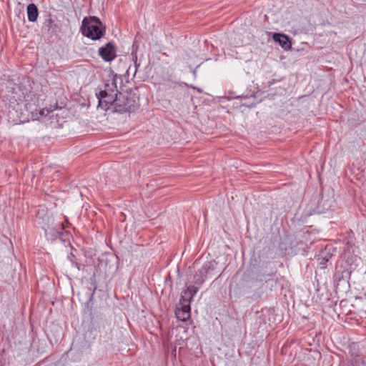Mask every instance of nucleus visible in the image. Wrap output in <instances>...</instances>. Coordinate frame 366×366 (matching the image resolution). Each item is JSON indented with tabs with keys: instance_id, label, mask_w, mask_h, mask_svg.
<instances>
[{
	"instance_id": "1",
	"label": "nucleus",
	"mask_w": 366,
	"mask_h": 366,
	"mask_svg": "<svg viewBox=\"0 0 366 366\" xmlns=\"http://www.w3.org/2000/svg\"><path fill=\"white\" fill-rule=\"evenodd\" d=\"M9 121L14 124L29 122L44 115V111L39 107L38 97L35 94L28 92L19 85H15L8 90Z\"/></svg>"
},
{
	"instance_id": "2",
	"label": "nucleus",
	"mask_w": 366,
	"mask_h": 366,
	"mask_svg": "<svg viewBox=\"0 0 366 366\" xmlns=\"http://www.w3.org/2000/svg\"><path fill=\"white\" fill-rule=\"evenodd\" d=\"M80 31L83 36L96 41L102 39L106 34V26L100 19L95 16L84 17L82 20Z\"/></svg>"
},
{
	"instance_id": "3",
	"label": "nucleus",
	"mask_w": 366,
	"mask_h": 366,
	"mask_svg": "<svg viewBox=\"0 0 366 366\" xmlns=\"http://www.w3.org/2000/svg\"><path fill=\"white\" fill-rule=\"evenodd\" d=\"M115 98L112 106L117 112L121 114L133 112L139 107V98L131 89L127 90L125 92H119L118 96H116Z\"/></svg>"
},
{
	"instance_id": "4",
	"label": "nucleus",
	"mask_w": 366,
	"mask_h": 366,
	"mask_svg": "<svg viewBox=\"0 0 366 366\" xmlns=\"http://www.w3.org/2000/svg\"><path fill=\"white\" fill-rule=\"evenodd\" d=\"M118 94L116 79L113 78L111 81H105L104 87H98L96 91V96L99 101L98 107H102L107 111L110 106H112L115 97Z\"/></svg>"
},
{
	"instance_id": "5",
	"label": "nucleus",
	"mask_w": 366,
	"mask_h": 366,
	"mask_svg": "<svg viewBox=\"0 0 366 366\" xmlns=\"http://www.w3.org/2000/svg\"><path fill=\"white\" fill-rule=\"evenodd\" d=\"M98 53L104 61H112L117 56L115 44L113 41L107 42L105 46L99 49Z\"/></svg>"
},
{
	"instance_id": "6",
	"label": "nucleus",
	"mask_w": 366,
	"mask_h": 366,
	"mask_svg": "<svg viewBox=\"0 0 366 366\" xmlns=\"http://www.w3.org/2000/svg\"><path fill=\"white\" fill-rule=\"evenodd\" d=\"M336 252V248L332 245H327L324 249L321 250L317 256L318 264L321 269H325L327 267V263L334 255Z\"/></svg>"
},
{
	"instance_id": "7",
	"label": "nucleus",
	"mask_w": 366,
	"mask_h": 366,
	"mask_svg": "<svg viewBox=\"0 0 366 366\" xmlns=\"http://www.w3.org/2000/svg\"><path fill=\"white\" fill-rule=\"evenodd\" d=\"M198 287L194 285L187 287L180 297L179 305H184L186 306L190 305L192 297L197 294Z\"/></svg>"
},
{
	"instance_id": "8",
	"label": "nucleus",
	"mask_w": 366,
	"mask_h": 366,
	"mask_svg": "<svg viewBox=\"0 0 366 366\" xmlns=\"http://www.w3.org/2000/svg\"><path fill=\"white\" fill-rule=\"evenodd\" d=\"M351 271L347 269L340 267V269L336 267L335 272L333 274V282L335 287H337L342 280L349 282L350 278Z\"/></svg>"
},
{
	"instance_id": "9",
	"label": "nucleus",
	"mask_w": 366,
	"mask_h": 366,
	"mask_svg": "<svg viewBox=\"0 0 366 366\" xmlns=\"http://www.w3.org/2000/svg\"><path fill=\"white\" fill-rule=\"evenodd\" d=\"M272 39L278 43L285 50H288L292 47L290 37L285 34L273 33Z\"/></svg>"
},
{
	"instance_id": "10",
	"label": "nucleus",
	"mask_w": 366,
	"mask_h": 366,
	"mask_svg": "<svg viewBox=\"0 0 366 366\" xmlns=\"http://www.w3.org/2000/svg\"><path fill=\"white\" fill-rule=\"evenodd\" d=\"M190 305H179V307H177L175 310L177 318L182 322L187 321L190 317Z\"/></svg>"
},
{
	"instance_id": "11",
	"label": "nucleus",
	"mask_w": 366,
	"mask_h": 366,
	"mask_svg": "<svg viewBox=\"0 0 366 366\" xmlns=\"http://www.w3.org/2000/svg\"><path fill=\"white\" fill-rule=\"evenodd\" d=\"M26 13H27L28 20L30 22L36 21L38 16H39V10L35 4L31 3L27 6Z\"/></svg>"
},
{
	"instance_id": "12",
	"label": "nucleus",
	"mask_w": 366,
	"mask_h": 366,
	"mask_svg": "<svg viewBox=\"0 0 366 366\" xmlns=\"http://www.w3.org/2000/svg\"><path fill=\"white\" fill-rule=\"evenodd\" d=\"M43 28L46 29L49 33L54 34L57 31L59 26L49 14V18L46 19L44 22Z\"/></svg>"
},
{
	"instance_id": "13",
	"label": "nucleus",
	"mask_w": 366,
	"mask_h": 366,
	"mask_svg": "<svg viewBox=\"0 0 366 366\" xmlns=\"http://www.w3.org/2000/svg\"><path fill=\"white\" fill-rule=\"evenodd\" d=\"M349 354L351 358L360 357L362 356L361 351L359 349L358 345L355 342H352L349 345Z\"/></svg>"
},
{
	"instance_id": "14",
	"label": "nucleus",
	"mask_w": 366,
	"mask_h": 366,
	"mask_svg": "<svg viewBox=\"0 0 366 366\" xmlns=\"http://www.w3.org/2000/svg\"><path fill=\"white\" fill-rule=\"evenodd\" d=\"M207 276V274L200 269L194 275V282L197 285H201L204 282Z\"/></svg>"
},
{
	"instance_id": "15",
	"label": "nucleus",
	"mask_w": 366,
	"mask_h": 366,
	"mask_svg": "<svg viewBox=\"0 0 366 366\" xmlns=\"http://www.w3.org/2000/svg\"><path fill=\"white\" fill-rule=\"evenodd\" d=\"M207 275L210 274L215 269V263L213 262H205L201 268Z\"/></svg>"
},
{
	"instance_id": "16",
	"label": "nucleus",
	"mask_w": 366,
	"mask_h": 366,
	"mask_svg": "<svg viewBox=\"0 0 366 366\" xmlns=\"http://www.w3.org/2000/svg\"><path fill=\"white\" fill-rule=\"evenodd\" d=\"M350 362L351 366H366V362L362 356L360 357L351 358L350 360Z\"/></svg>"
},
{
	"instance_id": "17",
	"label": "nucleus",
	"mask_w": 366,
	"mask_h": 366,
	"mask_svg": "<svg viewBox=\"0 0 366 366\" xmlns=\"http://www.w3.org/2000/svg\"><path fill=\"white\" fill-rule=\"evenodd\" d=\"M67 258L70 261V262L71 263L72 266L76 267L78 269V270H81V269L82 264L77 262L76 256L73 253H70L68 255Z\"/></svg>"
},
{
	"instance_id": "18",
	"label": "nucleus",
	"mask_w": 366,
	"mask_h": 366,
	"mask_svg": "<svg viewBox=\"0 0 366 366\" xmlns=\"http://www.w3.org/2000/svg\"><path fill=\"white\" fill-rule=\"evenodd\" d=\"M107 321L104 319L100 318L98 321L94 320L93 325H97V327L99 329V331L100 332L101 327H104L105 324H107Z\"/></svg>"
},
{
	"instance_id": "19",
	"label": "nucleus",
	"mask_w": 366,
	"mask_h": 366,
	"mask_svg": "<svg viewBox=\"0 0 366 366\" xmlns=\"http://www.w3.org/2000/svg\"><path fill=\"white\" fill-rule=\"evenodd\" d=\"M90 283H91L92 286L93 287V293H94L95 292V290H97V288L95 274H94L90 277Z\"/></svg>"
},
{
	"instance_id": "20",
	"label": "nucleus",
	"mask_w": 366,
	"mask_h": 366,
	"mask_svg": "<svg viewBox=\"0 0 366 366\" xmlns=\"http://www.w3.org/2000/svg\"><path fill=\"white\" fill-rule=\"evenodd\" d=\"M133 60L134 61V67H135L134 74H135L137 72V69L139 66L140 64L137 62V55L133 56Z\"/></svg>"
},
{
	"instance_id": "21",
	"label": "nucleus",
	"mask_w": 366,
	"mask_h": 366,
	"mask_svg": "<svg viewBox=\"0 0 366 366\" xmlns=\"http://www.w3.org/2000/svg\"><path fill=\"white\" fill-rule=\"evenodd\" d=\"M37 214V215H39V214H40V210H38V212H37V214Z\"/></svg>"
},
{
	"instance_id": "22",
	"label": "nucleus",
	"mask_w": 366,
	"mask_h": 366,
	"mask_svg": "<svg viewBox=\"0 0 366 366\" xmlns=\"http://www.w3.org/2000/svg\"><path fill=\"white\" fill-rule=\"evenodd\" d=\"M163 55L167 56H168L166 53H163Z\"/></svg>"
},
{
	"instance_id": "23",
	"label": "nucleus",
	"mask_w": 366,
	"mask_h": 366,
	"mask_svg": "<svg viewBox=\"0 0 366 366\" xmlns=\"http://www.w3.org/2000/svg\"><path fill=\"white\" fill-rule=\"evenodd\" d=\"M365 297H366V292H365Z\"/></svg>"
}]
</instances>
